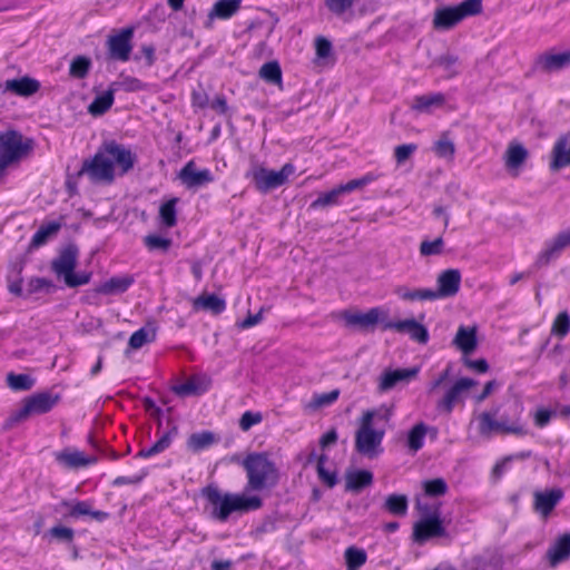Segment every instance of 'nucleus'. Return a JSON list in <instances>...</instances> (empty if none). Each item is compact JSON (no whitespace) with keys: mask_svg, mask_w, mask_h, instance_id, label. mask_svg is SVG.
<instances>
[{"mask_svg":"<svg viewBox=\"0 0 570 570\" xmlns=\"http://www.w3.org/2000/svg\"><path fill=\"white\" fill-rule=\"evenodd\" d=\"M135 163V157L129 149L116 141H109L97 151L94 158L85 160L79 176L86 175L91 183L110 184L115 178V167L121 169V174L128 173Z\"/></svg>","mask_w":570,"mask_h":570,"instance_id":"nucleus-1","label":"nucleus"},{"mask_svg":"<svg viewBox=\"0 0 570 570\" xmlns=\"http://www.w3.org/2000/svg\"><path fill=\"white\" fill-rule=\"evenodd\" d=\"M203 497L210 504V517L219 522H226L232 513H246L262 508L261 498L244 494L222 492L217 485L209 484L202 490Z\"/></svg>","mask_w":570,"mask_h":570,"instance_id":"nucleus-2","label":"nucleus"},{"mask_svg":"<svg viewBox=\"0 0 570 570\" xmlns=\"http://www.w3.org/2000/svg\"><path fill=\"white\" fill-rule=\"evenodd\" d=\"M247 476L248 491H263L273 489L279 481L276 464L267 453H249L242 462Z\"/></svg>","mask_w":570,"mask_h":570,"instance_id":"nucleus-3","label":"nucleus"},{"mask_svg":"<svg viewBox=\"0 0 570 570\" xmlns=\"http://www.w3.org/2000/svg\"><path fill=\"white\" fill-rule=\"evenodd\" d=\"M79 256V249L75 244H68L60 249L58 256L51 262V269L58 278H62L70 287L86 285L90 281L89 273H75Z\"/></svg>","mask_w":570,"mask_h":570,"instance_id":"nucleus-4","label":"nucleus"},{"mask_svg":"<svg viewBox=\"0 0 570 570\" xmlns=\"http://www.w3.org/2000/svg\"><path fill=\"white\" fill-rule=\"evenodd\" d=\"M478 423L479 433L488 439L494 434H513L518 436L528 434V430L519 417L509 419L502 415L498 419V410L482 412L478 416Z\"/></svg>","mask_w":570,"mask_h":570,"instance_id":"nucleus-5","label":"nucleus"},{"mask_svg":"<svg viewBox=\"0 0 570 570\" xmlns=\"http://www.w3.org/2000/svg\"><path fill=\"white\" fill-rule=\"evenodd\" d=\"M481 11V0H464L454 7L440 8L434 12L433 27L436 30H449L463 19L479 14Z\"/></svg>","mask_w":570,"mask_h":570,"instance_id":"nucleus-6","label":"nucleus"},{"mask_svg":"<svg viewBox=\"0 0 570 570\" xmlns=\"http://www.w3.org/2000/svg\"><path fill=\"white\" fill-rule=\"evenodd\" d=\"M370 415H363L360 426L355 433V450L368 459L379 456L382 449V440L384 438V429H375L370 425Z\"/></svg>","mask_w":570,"mask_h":570,"instance_id":"nucleus-7","label":"nucleus"},{"mask_svg":"<svg viewBox=\"0 0 570 570\" xmlns=\"http://www.w3.org/2000/svg\"><path fill=\"white\" fill-rule=\"evenodd\" d=\"M59 401L58 395L49 392L33 394L23 400L22 406L12 413L6 421L4 428L11 429L14 424L27 420L31 415H39L49 412Z\"/></svg>","mask_w":570,"mask_h":570,"instance_id":"nucleus-8","label":"nucleus"},{"mask_svg":"<svg viewBox=\"0 0 570 570\" xmlns=\"http://www.w3.org/2000/svg\"><path fill=\"white\" fill-rule=\"evenodd\" d=\"M33 148V140L20 132L9 130L0 134V155L7 167L26 157Z\"/></svg>","mask_w":570,"mask_h":570,"instance_id":"nucleus-9","label":"nucleus"},{"mask_svg":"<svg viewBox=\"0 0 570 570\" xmlns=\"http://www.w3.org/2000/svg\"><path fill=\"white\" fill-rule=\"evenodd\" d=\"M294 173L295 167L291 163L285 164L278 171L258 166L253 168L252 178L257 190L268 193L284 185Z\"/></svg>","mask_w":570,"mask_h":570,"instance_id":"nucleus-10","label":"nucleus"},{"mask_svg":"<svg viewBox=\"0 0 570 570\" xmlns=\"http://www.w3.org/2000/svg\"><path fill=\"white\" fill-rule=\"evenodd\" d=\"M476 382L469 377H462L458 380L446 392L440 397L436 403V410L442 413L450 415L454 406L462 401L463 394L473 387Z\"/></svg>","mask_w":570,"mask_h":570,"instance_id":"nucleus-11","label":"nucleus"},{"mask_svg":"<svg viewBox=\"0 0 570 570\" xmlns=\"http://www.w3.org/2000/svg\"><path fill=\"white\" fill-rule=\"evenodd\" d=\"M446 534L442 520L438 515L423 518L413 527V540L419 544Z\"/></svg>","mask_w":570,"mask_h":570,"instance_id":"nucleus-12","label":"nucleus"},{"mask_svg":"<svg viewBox=\"0 0 570 570\" xmlns=\"http://www.w3.org/2000/svg\"><path fill=\"white\" fill-rule=\"evenodd\" d=\"M383 330H393L400 334H407L411 340L420 344H426L429 341L428 328L415 318L387 321L383 324Z\"/></svg>","mask_w":570,"mask_h":570,"instance_id":"nucleus-13","label":"nucleus"},{"mask_svg":"<svg viewBox=\"0 0 570 570\" xmlns=\"http://www.w3.org/2000/svg\"><path fill=\"white\" fill-rule=\"evenodd\" d=\"M570 66V49L563 52L546 51L534 60L535 70L543 73L560 71Z\"/></svg>","mask_w":570,"mask_h":570,"instance_id":"nucleus-14","label":"nucleus"},{"mask_svg":"<svg viewBox=\"0 0 570 570\" xmlns=\"http://www.w3.org/2000/svg\"><path fill=\"white\" fill-rule=\"evenodd\" d=\"M134 31L130 28L122 29L119 33L110 36L107 41L108 51L112 59L127 61L129 59L132 46L131 38Z\"/></svg>","mask_w":570,"mask_h":570,"instance_id":"nucleus-15","label":"nucleus"},{"mask_svg":"<svg viewBox=\"0 0 570 570\" xmlns=\"http://www.w3.org/2000/svg\"><path fill=\"white\" fill-rule=\"evenodd\" d=\"M419 367L385 370L380 379L377 390L381 393L391 391L400 383H409L419 374Z\"/></svg>","mask_w":570,"mask_h":570,"instance_id":"nucleus-16","label":"nucleus"},{"mask_svg":"<svg viewBox=\"0 0 570 570\" xmlns=\"http://www.w3.org/2000/svg\"><path fill=\"white\" fill-rule=\"evenodd\" d=\"M461 273L459 269H445L436 278L438 288L433 289L435 299L453 297L458 294L461 285Z\"/></svg>","mask_w":570,"mask_h":570,"instance_id":"nucleus-17","label":"nucleus"},{"mask_svg":"<svg viewBox=\"0 0 570 570\" xmlns=\"http://www.w3.org/2000/svg\"><path fill=\"white\" fill-rule=\"evenodd\" d=\"M386 312L380 307H373L366 313L346 312L344 318L347 325L358 326L361 330L371 331L375 325L386 317Z\"/></svg>","mask_w":570,"mask_h":570,"instance_id":"nucleus-18","label":"nucleus"},{"mask_svg":"<svg viewBox=\"0 0 570 570\" xmlns=\"http://www.w3.org/2000/svg\"><path fill=\"white\" fill-rule=\"evenodd\" d=\"M212 380L206 374H196L188 377L184 383L175 385L173 391L179 396L200 395L208 391Z\"/></svg>","mask_w":570,"mask_h":570,"instance_id":"nucleus-19","label":"nucleus"},{"mask_svg":"<svg viewBox=\"0 0 570 570\" xmlns=\"http://www.w3.org/2000/svg\"><path fill=\"white\" fill-rule=\"evenodd\" d=\"M179 178L187 188H196L213 181L208 169L198 170L194 161H188L179 171Z\"/></svg>","mask_w":570,"mask_h":570,"instance_id":"nucleus-20","label":"nucleus"},{"mask_svg":"<svg viewBox=\"0 0 570 570\" xmlns=\"http://www.w3.org/2000/svg\"><path fill=\"white\" fill-rule=\"evenodd\" d=\"M570 244V230L560 232L554 238L547 243L546 248L539 254L538 266H546L557 257Z\"/></svg>","mask_w":570,"mask_h":570,"instance_id":"nucleus-21","label":"nucleus"},{"mask_svg":"<svg viewBox=\"0 0 570 570\" xmlns=\"http://www.w3.org/2000/svg\"><path fill=\"white\" fill-rule=\"evenodd\" d=\"M59 464L67 469H79L97 462V456L85 455L81 451L75 449H65L55 454Z\"/></svg>","mask_w":570,"mask_h":570,"instance_id":"nucleus-22","label":"nucleus"},{"mask_svg":"<svg viewBox=\"0 0 570 570\" xmlns=\"http://www.w3.org/2000/svg\"><path fill=\"white\" fill-rule=\"evenodd\" d=\"M563 492L561 489H552L546 492L534 493V511L538 512L542 519H547L559 501L562 499Z\"/></svg>","mask_w":570,"mask_h":570,"instance_id":"nucleus-23","label":"nucleus"},{"mask_svg":"<svg viewBox=\"0 0 570 570\" xmlns=\"http://www.w3.org/2000/svg\"><path fill=\"white\" fill-rule=\"evenodd\" d=\"M4 91H10L17 96L30 97L40 89V82L30 77L8 79L3 83Z\"/></svg>","mask_w":570,"mask_h":570,"instance_id":"nucleus-24","label":"nucleus"},{"mask_svg":"<svg viewBox=\"0 0 570 570\" xmlns=\"http://www.w3.org/2000/svg\"><path fill=\"white\" fill-rule=\"evenodd\" d=\"M570 557V533L558 538L547 551V558L551 567L564 562Z\"/></svg>","mask_w":570,"mask_h":570,"instance_id":"nucleus-25","label":"nucleus"},{"mask_svg":"<svg viewBox=\"0 0 570 570\" xmlns=\"http://www.w3.org/2000/svg\"><path fill=\"white\" fill-rule=\"evenodd\" d=\"M445 96L441 92L416 96L412 102V109L420 114H431L434 109L442 108Z\"/></svg>","mask_w":570,"mask_h":570,"instance_id":"nucleus-26","label":"nucleus"},{"mask_svg":"<svg viewBox=\"0 0 570 570\" xmlns=\"http://www.w3.org/2000/svg\"><path fill=\"white\" fill-rule=\"evenodd\" d=\"M570 166V139L566 136L560 137L552 148V161L550 168L559 170Z\"/></svg>","mask_w":570,"mask_h":570,"instance_id":"nucleus-27","label":"nucleus"},{"mask_svg":"<svg viewBox=\"0 0 570 570\" xmlns=\"http://www.w3.org/2000/svg\"><path fill=\"white\" fill-rule=\"evenodd\" d=\"M393 293L404 302L435 301L433 289L430 288H413L406 285H397L394 287Z\"/></svg>","mask_w":570,"mask_h":570,"instance_id":"nucleus-28","label":"nucleus"},{"mask_svg":"<svg viewBox=\"0 0 570 570\" xmlns=\"http://www.w3.org/2000/svg\"><path fill=\"white\" fill-rule=\"evenodd\" d=\"M453 344L461 350L463 354H471L476 347V328L460 326L453 340Z\"/></svg>","mask_w":570,"mask_h":570,"instance_id":"nucleus-29","label":"nucleus"},{"mask_svg":"<svg viewBox=\"0 0 570 570\" xmlns=\"http://www.w3.org/2000/svg\"><path fill=\"white\" fill-rule=\"evenodd\" d=\"M529 156L528 150L519 142H510L505 154L504 164L508 169L520 168Z\"/></svg>","mask_w":570,"mask_h":570,"instance_id":"nucleus-30","label":"nucleus"},{"mask_svg":"<svg viewBox=\"0 0 570 570\" xmlns=\"http://www.w3.org/2000/svg\"><path fill=\"white\" fill-rule=\"evenodd\" d=\"M242 0H218L208 13L209 19L226 20L240 9Z\"/></svg>","mask_w":570,"mask_h":570,"instance_id":"nucleus-31","label":"nucleus"},{"mask_svg":"<svg viewBox=\"0 0 570 570\" xmlns=\"http://www.w3.org/2000/svg\"><path fill=\"white\" fill-rule=\"evenodd\" d=\"M373 482V474L366 470L350 472L345 478V488L347 491L360 492Z\"/></svg>","mask_w":570,"mask_h":570,"instance_id":"nucleus-32","label":"nucleus"},{"mask_svg":"<svg viewBox=\"0 0 570 570\" xmlns=\"http://www.w3.org/2000/svg\"><path fill=\"white\" fill-rule=\"evenodd\" d=\"M114 96L115 91L111 87L107 91L96 96L88 106V112L94 117L102 116L111 108L115 100Z\"/></svg>","mask_w":570,"mask_h":570,"instance_id":"nucleus-33","label":"nucleus"},{"mask_svg":"<svg viewBox=\"0 0 570 570\" xmlns=\"http://www.w3.org/2000/svg\"><path fill=\"white\" fill-rule=\"evenodd\" d=\"M60 228L61 224L59 222H49L47 224H42L32 236L30 247L38 248L45 245L50 238L58 234Z\"/></svg>","mask_w":570,"mask_h":570,"instance_id":"nucleus-34","label":"nucleus"},{"mask_svg":"<svg viewBox=\"0 0 570 570\" xmlns=\"http://www.w3.org/2000/svg\"><path fill=\"white\" fill-rule=\"evenodd\" d=\"M194 307L210 311L214 314H219L225 309L226 304L223 298L215 294H204L194 301Z\"/></svg>","mask_w":570,"mask_h":570,"instance_id":"nucleus-35","label":"nucleus"},{"mask_svg":"<svg viewBox=\"0 0 570 570\" xmlns=\"http://www.w3.org/2000/svg\"><path fill=\"white\" fill-rule=\"evenodd\" d=\"M134 283L132 277H112L109 281L101 284L98 292L105 295H115L126 292L129 286Z\"/></svg>","mask_w":570,"mask_h":570,"instance_id":"nucleus-36","label":"nucleus"},{"mask_svg":"<svg viewBox=\"0 0 570 570\" xmlns=\"http://www.w3.org/2000/svg\"><path fill=\"white\" fill-rule=\"evenodd\" d=\"M156 338V331L151 326H145L134 332L129 338L128 346L131 350H138L145 344L154 342Z\"/></svg>","mask_w":570,"mask_h":570,"instance_id":"nucleus-37","label":"nucleus"},{"mask_svg":"<svg viewBox=\"0 0 570 570\" xmlns=\"http://www.w3.org/2000/svg\"><path fill=\"white\" fill-rule=\"evenodd\" d=\"M215 436L212 432L205 431L202 433H194L187 440V448L193 452H199L213 445Z\"/></svg>","mask_w":570,"mask_h":570,"instance_id":"nucleus-38","label":"nucleus"},{"mask_svg":"<svg viewBox=\"0 0 570 570\" xmlns=\"http://www.w3.org/2000/svg\"><path fill=\"white\" fill-rule=\"evenodd\" d=\"M409 501L404 494H391L385 499L384 509L394 515H405Z\"/></svg>","mask_w":570,"mask_h":570,"instance_id":"nucleus-39","label":"nucleus"},{"mask_svg":"<svg viewBox=\"0 0 570 570\" xmlns=\"http://www.w3.org/2000/svg\"><path fill=\"white\" fill-rule=\"evenodd\" d=\"M428 432V426L424 423L415 424L409 432L407 446L412 452H417L424 443V438Z\"/></svg>","mask_w":570,"mask_h":570,"instance_id":"nucleus-40","label":"nucleus"},{"mask_svg":"<svg viewBox=\"0 0 570 570\" xmlns=\"http://www.w3.org/2000/svg\"><path fill=\"white\" fill-rule=\"evenodd\" d=\"M175 431H171V432H167L165 433L155 444H153L150 448L148 449H141L138 453H137V456L139 458H150V456H154L156 454H159L161 452H164L166 449L169 448L170 443H171V439H173V433Z\"/></svg>","mask_w":570,"mask_h":570,"instance_id":"nucleus-41","label":"nucleus"},{"mask_svg":"<svg viewBox=\"0 0 570 570\" xmlns=\"http://www.w3.org/2000/svg\"><path fill=\"white\" fill-rule=\"evenodd\" d=\"M7 383L13 391H28L33 386L35 380L27 374L10 373L7 375Z\"/></svg>","mask_w":570,"mask_h":570,"instance_id":"nucleus-42","label":"nucleus"},{"mask_svg":"<svg viewBox=\"0 0 570 570\" xmlns=\"http://www.w3.org/2000/svg\"><path fill=\"white\" fill-rule=\"evenodd\" d=\"M90 67L91 60L88 57L78 56L71 61L69 73L73 78L82 79L88 75Z\"/></svg>","mask_w":570,"mask_h":570,"instance_id":"nucleus-43","label":"nucleus"},{"mask_svg":"<svg viewBox=\"0 0 570 570\" xmlns=\"http://www.w3.org/2000/svg\"><path fill=\"white\" fill-rule=\"evenodd\" d=\"M345 561L348 570H357L366 562V553L362 549L350 547L345 550Z\"/></svg>","mask_w":570,"mask_h":570,"instance_id":"nucleus-44","label":"nucleus"},{"mask_svg":"<svg viewBox=\"0 0 570 570\" xmlns=\"http://www.w3.org/2000/svg\"><path fill=\"white\" fill-rule=\"evenodd\" d=\"M262 79L271 83H279L282 80V70L276 61L266 62L259 69Z\"/></svg>","mask_w":570,"mask_h":570,"instance_id":"nucleus-45","label":"nucleus"},{"mask_svg":"<svg viewBox=\"0 0 570 570\" xmlns=\"http://www.w3.org/2000/svg\"><path fill=\"white\" fill-rule=\"evenodd\" d=\"M448 484L442 478L426 480L423 482V490L428 497L438 498L448 492Z\"/></svg>","mask_w":570,"mask_h":570,"instance_id":"nucleus-46","label":"nucleus"},{"mask_svg":"<svg viewBox=\"0 0 570 570\" xmlns=\"http://www.w3.org/2000/svg\"><path fill=\"white\" fill-rule=\"evenodd\" d=\"M176 204L177 198H173L160 206L159 216L163 224L167 227L176 225Z\"/></svg>","mask_w":570,"mask_h":570,"instance_id":"nucleus-47","label":"nucleus"},{"mask_svg":"<svg viewBox=\"0 0 570 570\" xmlns=\"http://www.w3.org/2000/svg\"><path fill=\"white\" fill-rule=\"evenodd\" d=\"M111 88L116 92L117 90H124L126 92L139 91L145 88V85L137 78L134 77H125L121 80L115 81L111 85Z\"/></svg>","mask_w":570,"mask_h":570,"instance_id":"nucleus-48","label":"nucleus"},{"mask_svg":"<svg viewBox=\"0 0 570 570\" xmlns=\"http://www.w3.org/2000/svg\"><path fill=\"white\" fill-rule=\"evenodd\" d=\"M343 195L341 186L332 189L328 193L322 194L312 203L313 208L326 207L338 203L340 197Z\"/></svg>","mask_w":570,"mask_h":570,"instance_id":"nucleus-49","label":"nucleus"},{"mask_svg":"<svg viewBox=\"0 0 570 570\" xmlns=\"http://www.w3.org/2000/svg\"><path fill=\"white\" fill-rule=\"evenodd\" d=\"M434 153L440 158H446L452 159L453 155L455 153V146L451 139H449L446 136H442L435 144H434Z\"/></svg>","mask_w":570,"mask_h":570,"instance_id":"nucleus-50","label":"nucleus"},{"mask_svg":"<svg viewBox=\"0 0 570 570\" xmlns=\"http://www.w3.org/2000/svg\"><path fill=\"white\" fill-rule=\"evenodd\" d=\"M356 0H324L325 7L335 16H343L350 11Z\"/></svg>","mask_w":570,"mask_h":570,"instance_id":"nucleus-51","label":"nucleus"},{"mask_svg":"<svg viewBox=\"0 0 570 570\" xmlns=\"http://www.w3.org/2000/svg\"><path fill=\"white\" fill-rule=\"evenodd\" d=\"M338 395H340L338 390H333L327 393L314 395L311 403L308 404V406L314 410L323 407V406H327V405L334 403L337 400Z\"/></svg>","mask_w":570,"mask_h":570,"instance_id":"nucleus-52","label":"nucleus"},{"mask_svg":"<svg viewBox=\"0 0 570 570\" xmlns=\"http://www.w3.org/2000/svg\"><path fill=\"white\" fill-rule=\"evenodd\" d=\"M327 456L325 454H321L317 458V474L318 478L322 480L323 483L327 484L330 488L334 487L336 484V475L333 472H330L325 469L324 463L326 461Z\"/></svg>","mask_w":570,"mask_h":570,"instance_id":"nucleus-53","label":"nucleus"},{"mask_svg":"<svg viewBox=\"0 0 570 570\" xmlns=\"http://www.w3.org/2000/svg\"><path fill=\"white\" fill-rule=\"evenodd\" d=\"M458 57L453 55H444L434 60V65L441 67L443 70L449 72L450 77H453L459 73L455 68L458 65Z\"/></svg>","mask_w":570,"mask_h":570,"instance_id":"nucleus-54","label":"nucleus"},{"mask_svg":"<svg viewBox=\"0 0 570 570\" xmlns=\"http://www.w3.org/2000/svg\"><path fill=\"white\" fill-rule=\"evenodd\" d=\"M393 413L392 406L382 405L379 409L366 411L363 415H370V425H375V420L389 422Z\"/></svg>","mask_w":570,"mask_h":570,"instance_id":"nucleus-55","label":"nucleus"},{"mask_svg":"<svg viewBox=\"0 0 570 570\" xmlns=\"http://www.w3.org/2000/svg\"><path fill=\"white\" fill-rule=\"evenodd\" d=\"M570 330V318L567 312H561L556 317L552 325V333L557 336L563 337Z\"/></svg>","mask_w":570,"mask_h":570,"instance_id":"nucleus-56","label":"nucleus"},{"mask_svg":"<svg viewBox=\"0 0 570 570\" xmlns=\"http://www.w3.org/2000/svg\"><path fill=\"white\" fill-rule=\"evenodd\" d=\"M263 421V415L259 412L246 411L239 419V428L244 432L249 431L254 425Z\"/></svg>","mask_w":570,"mask_h":570,"instance_id":"nucleus-57","label":"nucleus"},{"mask_svg":"<svg viewBox=\"0 0 570 570\" xmlns=\"http://www.w3.org/2000/svg\"><path fill=\"white\" fill-rule=\"evenodd\" d=\"M443 248V239L442 237H438L436 239L423 240L420 245V253L423 256L438 255L442 252Z\"/></svg>","mask_w":570,"mask_h":570,"instance_id":"nucleus-58","label":"nucleus"},{"mask_svg":"<svg viewBox=\"0 0 570 570\" xmlns=\"http://www.w3.org/2000/svg\"><path fill=\"white\" fill-rule=\"evenodd\" d=\"M145 245L150 249H160V250H167L171 244V240L169 238H164L157 235H148L144 239Z\"/></svg>","mask_w":570,"mask_h":570,"instance_id":"nucleus-59","label":"nucleus"},{"mask_svg":"<svg viewBox=\"0 0 570 570\" xmlns=\"http://www.w3.org/2000/svg\"><path fill=\"white\" fill-rule=\"evenodd\" d=\"M530 452L529 451H525V452H520L518 454H514V455H509V456H505L501 462L497 463L493 468V473L497 474V475H500L504 470H505V466L507 464L512 461V460H525L530 456Z\"/></svg>","mask_w":570,"mask_h":570,"instance_id":"nucleus-60","label":"nucleus"},{"mask_svg":"<svg viewBox=\"0 0 570 570\" xmlns=\"http://www.w3.org/2000/svg\"><path fill=\"white\" fill-rule=\"evenodd\" d=\"M416 146L413 144L409 145H400L394 149V156L399 164L404 163L407 160L412 154L415 151Z\"/></svg>","mask_w":570,"mask_h":570,"instance_id":"nucleus-61","label":"nucleus"},{"mask_svg":"<svg viewBox=\"0 0 570 570\" xmlns=\"http://www.w3.org/2000/svg\"><path fill=\"white\" fill-rule=\"evenodd\" d=\"M63 504L70 507L69 515L73 517V518H78L81 515H89V513H91V508H90L89 503H87L85 501H79V502H76L72 504H69V503H63Z\"/></svg>","mask_w":570,"mask_h":570,"instance_id":"nucleus-62","label":"nucleus"},{"mask_svg":"<svg viewBox=\"0 0 570 570\" xmlns=\"http://www.w3.org/2000/svg\"><path fill=\"white\" fill-rule=\"evenodd\" d=\"M50 534L60 541L70 542L73 538V530L67 527H53L50 529Z\"/></svg>","mask_w":570,"mask_h":570,"instance_id":"nucleus-63","label":"nucleus"},{"mask_svg":"<svg viewBox=\"0 0 570 570\" xmlns=\"http://www.w3.org/2000/svg\"><path fill=\"white\" fill-rule=\"evenodd\" d=\"M315 48H316V55L320 58H326L330 56V52L332 50V45L326 38L318 37L315 40Z\"/></svg>","mask_w":570,"mask_h":570,"instance_id":"nucleus-64","label":"nucleus"}]
</instances>
